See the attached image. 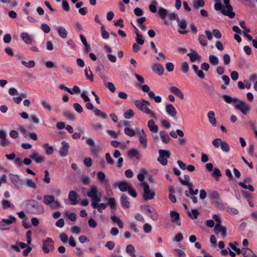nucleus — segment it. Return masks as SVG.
Listing matches in <instances>:
<instances>
[{
    "mask_svg": "<svg viewBox=\"0 0 257 257\" xmlns=\"http://www.w3.org/2000/svg\"><path fill=\"white\" fill-rule=\"evenodd\" d=\"M2 207L3 209H7L8 208H14V206L12 205L11 202L7 200H3L2 202Z\"/></svg>",
    "mask_w": 257,
    "mask_h": 257,
    "instance_id": "nucleus-44",
    "label": "nucleus"
},
{
    "mask_svg": "<svg viewBox=\"0 0 257 257\" xmlns=\"http://www.w3.org/2000/svg\"><path fill=\"white\" fill-rule=\"evenodd\" d=\"M187 55L189 57L192 62H194L196 60L200 61L201 60V56L195 51H193L192 53H188Z\"/></svg>",
    "mask_w": 257,
    "mask_h": 257,
    "instance_id": "nucleus-22",
    "label": "nucleus"
},
{
    "mask_svg": "<svg viewBox=\"0 0 257 257\" xmlns=\"http://www.w3.org/2000/svg\"><path fill=\"white\" fill-rule=\"evenodd\" d=\"M108 202L107 204L110 206L111 209H116V202L114 198H109L107 199Z\"/></svg>",
    "mask_w": 257,
    "mask_h": 257,
    "instance_id": "nucleus-50",
    "label": "nucleus"
},
{
    "mask_svg": "<svg viewBox=\"0 0 257 257\" xmlns=\"http://www.w3.org/2000/svg\"><path fill=\"white\" fill-rule=\"evenodd\" d=\"M242 255L244 257H257V255L249 248H242Z\"/></svg>",
    "mask_w": 257,
    "mask_h": 257,
    "instance_id": "nucleus-26",
    "label": "nucleus"
},
{
    "mask_svg": "<svg viewBox=\"0 0 257 257\" xmlns=\"http://www.w3.org/2000/svg\"><path fill=\"white\" fill-rule=\"evenodd\" d=\"M121 206L124 208H128L130 207V203L128 200V197L125 195H122L120 198Z\"/></svg>",
    "mask_w": 257,
    "mask_h": 257,
    "instance_id": "nucleus-24",
    "label": "nucleus"
},
{
    "mask_svg": "<svg viewBox=\"0 0 257 257\" xmlns=\"http://www.w3.org/2000/svg\"><path fill=\"white\" fill-rule=\"evenodd\" d=\"M60 67L61 70L65 71L68 74H72L73 73V70L71 67L65 66V65L63 64L61 65Z\"/></svg>",
    "mask_w": 257,
    "mask_h": 257,
    "instance_id": "nucleus-58",
    "label": "nucleus"
},
{
    "mask_svg": "<svg viewBox=\"0 0 257 257\" xmlns=\"http://www.w3.org/2000/svg\"><path fill=\"white\" fill-rule=\"evenodd\" d=\"M7 134L6 132L4 130H0V139L2 141L0 143V145L2 147H5L10 145V141L7 139Z\"/></svg>",
    "mask_w": 257,
    "mask_h": 257,
    "instance_id": "nucleus-16",
    "label": "nucleus"
},
{
    "mask_svg": "<svg viewBox=\"0 0 257 257\" xmlns=\"http://www.w3.org/2000/svg\"><path fill=\"white\" fill-rule=\"evenodd\" d=\"M78 194L74 191H70L68 194V199L70 201V204L75 205L78 203L77 199Z\"/></svg>",
    "mask_w": 257,
    "mask_h": 257,
    "instance_id": "nucleus-13",
    "label": "nucleus"
},
{
    "mask_svg": "<svg viewBox=\"0 0 257 257\" xmlns=\"http://www.w3.org/2000/svg\"><path fill=\"white\" fill-rule=\"evenodd\" d=\"M42 249L45 253H48L54 249V241L50 237H47L42 241Z\"/></svg>",
    "mask_w": 257,
    "mask_h": 257,
    "instance_id": "nucleus-4",
    "label": "nucleus"
},
{
    "mask_svg": "<svg viewBox=\"0 0 257 257\" xmlns=\"http://www.w3.org/2000/svg\"><path fill=\"white\" fill-rule=\"evenodd\" d=\"M223 2L225 6L222 10V14L224 16L229 17L231 19L233 18L235 14L232 11L233 8L229 4L230 0H223Z\"/></svg>",
    "mask_w": 257,
    "mask_h": 257,
    "instance_id": "nucleus-6",
    "label": "nucleus"
},
{
    "mask_svg": "<svg viewBox=\"0 0 257 257\" xmlns=\"http://www.w3.org/2000/svg\"><path fill=\"white\" fill-rule=\"evenodd\" d=\"M29 205L33 208V213L35 214H42L44 212L42 205L35 200L29 201Z\"/></svg>",
    "mask_w": 257,
    "mask_h": 257,
    "instance_id": "nucleus-8",
    "label": "nucleus"
},
{
    "mask_svg": "<svg viewBox=\"0 0 257 257\" xmlns=\"http://www.w3.org/2000/svg\"><path fill=\"white\" fill-rule=\"evenodd\" d=\"M148 213H149L150 214H148V215L153 220L156 221L158 219L159 215L157 210L153 207H151V209H150Z\"/></svg>",
    "mask_w": 257,
    "mask_h": 257,
    "instance_id": "nucleus-27",
    "label": "nucleus"
},
{
    "mask_svg": "<svg viewBox=\"0 0 257 257\" xmlns=\"http://www.w3.org/2000/svg\"><path fill=\"white\" fill-rule=\"evenodd\" d=\"M226 211L229 214L232 215H236L238 213V211L237 209L233 207H227Z\"/></svg>",
    "mask_w": 257,
    "mask_h": 257,
    "instance_id": "nucleus-63",
    "label": "nucleus"
},
{
    "mask_svg": "<svg viewBox=\"0 0 257 257\" xmlns=\"http://www.w3.org/2000/svg\"><path fill=\"white\" fill-rule=\"evenodd\" d=\"M160 136L162 142L165 144H168L170 141V138L167 133L164 131H160Z\"/></svg>",
    "mask_w": 257,
    "mask_h": 257,
    "instance_id": "nucleus-29",
    "label": "nucleus"
},
{
    "mask_svg": "<svg viewBox=\"0 0 257 257\" xmlns=\"http://www.w3.org/2000/svg\"><path fill=\"white\" fill-rule=\"evenodd\" d=\"M43 148L46 151L47 155H51L53 153V148L52 146H50L48 144H45L43 146Z\"/></svg>",
    "mask_w": 257,
    "mask_h": 257,
    "instance_id": "nucleus-48",
    "label": "nucleus"
},
{
    "mask_svg": "<svg viewBox=\"0 0 257 257\" xmlns=\"http://www.w3.org/2000/svg\"><path fill=\"white\" fill-rule=\"evenodd\" d=\"M214 232L216 234L221 232L223 237L226 236V228L224 226H222L221 224H216L214 227Z\"/></svg>",
    "mask_w": 257,
    "mask_h": 257,
    "instance_id": "nucleus-19",
    "label": "nucleus"
},
{
    "mask_svg": "<svg viewBox=\"0 0 257 257\" xmlns=\"http://www.w3.org/2000/svg\"><path fill=\"white\" fill-rule=\"evenodd\" d=\"M153 70L159 75H162L164 71V68L162 65L156 63L154 65Z\"/></svg>",
    "mask_w": 257,
    "mask_h": 257,
    "instance_id": "nucleus-23",
    "label": "nucleus"
},
{
    "mask_svg": "<svg viewBox=\"0 0 257 257\" xmlns=\"http://www.w3.org/2000/svg\"><path fill=\"white\" fill-rule=\"evenodd\" d=\"M209 122L214 126L217 124L216 119L215 117V113L213 111H209L207 113Z\"/></svg>",
    "mask_w": 257,
    "mask_h": 257,
    "instance_id": "nucleus-25",
    "label": "nucleus"
},
{
    "mask_svg": "<svg viewBox=\"0 0 257 257\" xmlns=\"http://www.w3.org/2000/svg\"><path fill=\"white\" fill-rule=\"evenodd\" d=\"M158 3L156 1H153L152 4L149 6V9L150 11L153 13L157 12V6Z\"/></svg>",
    "mask_w": 257,
    "mask_h": 257,
    "instance_id": "nucleus-56",
    "label": "nucleus"
},
{
    "mask_svg": "<svg viewBox=\"0 0 257 257\" xmlns=\"http://www.w3.org/2000/svg\"><path fill=\"white\" fill-rule=\"evenodd\" d=\"M170 216L172 222L176 223L178 226L181 225V222L179 221L180 214L179 213L175 211H170Z\"/></svg>",
    "mask_w": 257,
    "mask_h": 257,
    "instance_id": "nucleus-18",
    "label": "nucleus"
},
{
    "mask_svg": "<svg viewBox=\"0 0 257 257\" xmlns=\"http://www.w3.org/2000/svg\"><path fill=\"white\" fill-rule=\"evenodd\" d=\"M10 219H3L2 220L3 222L7 224V225H9L12 223H15L16 222V218L13 216L12 215H9V216Z\"/></svg>",
    "mask_w": 257,
    "mask_h": 257,
    "instance_id": "nucleus-39",
    "label": "nucleus"
},
{
    "mask_svg": "<svg viewBox=\"0 0 257 257\" xmlns=\"http://www.w3.org/2000/svg\"><path fill=\"white\" fill-rule=\"evenodd\" d=\"M135 115V113L132 109L126 110L123 114V116L125 119H130Z\"/></svg>",
    "mask_w": 257,
    "mask_h": 257,
    "instance_id": "nucleus-51",
    "label": "nucleus"
},
{
    "mask_svg": "<svg viewBox=\"0 0 257 257\" xmlns=\"http://www.w3.org/2000/svg\"><path fill=\"white\" fill-rule=\"evenodd\" d=\"M126 252L131 256V257H136V250L134 246L132 244L127 245L125 249Z\"/></svg>",
    "mask_w": 257,
    "mask_h": 257,
    "instance_id": "nucleus-33",
    "label": "nucleus"
},
{
    "mask_svg": "<svg viewBox=\"0 0 257 257\" xmlns=\"http://www.w3.org/2000/svg\"><path fill=\"white\" fill-rule=\"evenodd\" d=\"M97 178L101 182V183L107 184L108 183V180L105 178V174L101 171L97 173Z\"/></svg>",
    "mask_w": 257,
    "mask_h": 257,
    "instance_id": "nucleus-38",
    "label": "nucleus"
},
{
    "mask_svg": "<svg viewBox=\"0 0 257 257\" xmlns=\"http://www.w3.org/2000/svg\"><path fill=\"white\" fill-rule=\"evenodd\" d=\"M62 146L59 151V154L61 157H65L68 154L69 145L65 141L61 142Z\"/></svg>",
    "mask_w": 257,
    "mask_h": 257,
    "instance_id": "nucleus-12",
    "label": "nucleus"
},
{
    "mask_svg": "<svg viewBox=\"0 0 257 257\" xmlns=\"http://www.w3.org/2000/svg\"><path fill=\"white\" fill-rule=\"evenodd\" d=\"M84 72L87 79L89 80L91 82H93V75L90 69V67L86 68L84 70Z\"/></svg>",
    "mask_w": 257,
    "mask_h": 257,
    "instance_id": "nucleus-37",
    "label": "nucleus"
},
{
    "mask_svg": "<svg viewBox=\"0 0 257 257\" xmlns=\"http://www.w3.org/2000/svg\"><path fill=\"white\" fill-rule=\"evenodd\" d=\"M93 112L97 116H100L103 119L107 118L106 114L97 108L94 109Z\"/></svg>",
    "mask_w": 257,
    "mask_h": 257,
    "instance_id": "nucleus-43",
    "label": "nucleus"
},
{
    "mask_svg": "<svg viewBox=\"0 0 257 257\" xmlns=\"http://www.w3.org/2000/svg\"><path fill=\"white\" fill-rule=\"evenodd\" d=\"M21 37L23 41L26 44H31L32 43L33 39L31 36L26 32H23L21 34Z\"/></svg>",
    "mask_w": 257,
    "mask_h": 257,
    "instance_id": "nucleus-21",
    "label": "nucleus"
},
{
    "mask_svg": "<svg viewBox=\"0 0 257 257\" xmlns=\"http://www.w3.org/2000/svg\"><path fill=\"white\" fill-rule=\"evenodd\" d=\"M192 68L195 73L201 79L205 78V74L202 70H199L198 67L196 65H193Z\"/></svg>",
    "mask_w": 257,
    "mask_h": 257,
    "instance_id": "nucleus-31",
    "label": "nucleus"
},
{
    "mask_svg": "<svg viewBox=\"0 0 257 257\" xmlns=\"http://www.w3.org/2000/svg\"><path fill=\"white\" fill-rule=\"evenodd\" d=\"M198 40L199 41L200 44L202 46L204 47V46H206L207 45V41L206 37L204 35H199V38H198Z\"/></svg>",
    "mask_w": 257,
    "mask_h": 257,
    "instance_id": "nucleus-54",
    "label": "nucleus"
},
{
    "mask_svg": "<svg viewBox=\"0 0 257 257\" xmlns=\"http://www.w3.org/2000/svg\"><path fill=\"white\" fill-rule=\"evenodd\" d=\"M136 41L137 42V44L141 45H143L144 43V40L143 38V36L139 34L138 32H137L136 33Z\"/></svg>",
    "mask_w": 257,
    "mask_h": 257,
    "instance_id": "nucleus-55",
    "label": "nucleus"
},
{
    "mask_svg": "<svg viewBox=\"0 0 257 257\" xmlns=\"http://www.w3.org/2000/svg\"><path fill=\"white\" fill-rule=\"evenodd\" d=\"M189 64L187 62H185L182 63L181 65V70L183 73H186L187 72H188L189 71Z\"/></svg>",
    "mask_w": 257,
    "mask_h": 257,
    "instance_id": "nucleus-61",
    "label": "nucleus"
},
{
    "mask_svg": "<svg viewBox=\"0 0 257 257\" xmlns=\"http://www.w3.org/2000/svg\"><path fill=\"white\" fill-rule=\"evenodd\" d=\"M81 181L82 183L84 185H88L90 182L89 177L88 176H84V175H83L81 176Z\"/></svg>",
    "mask_w": 257,
    "mask_h": 257,
    "instance_id": "nucleus-60",
    "label": "nucleus"
},
{
    "mask_svg": "<svg viewBox=\"0 0 257 257\" xmlns=\"http://www.w3.org/2000/svg\"><path fill=\"white\" fill-rule=\"evenodd\" d=\"M73 107L74 109L78 113H82L83 111L82 107L78 103H74Z\"/></svg>",
    "mask_w": 257,
    "mask_h": 257,
    "instance_id": "nucleus-64",
    "label": "nucleus"
},
{
    "mask_svg": "<svg viewBox=\"0 0 257 257\" xmlns=\"http://www.w3.org/2000/svg\"><path fill=\"white\" fill-rule=\"evenodd\" d=\"M149 97L152 99L153 98L154 101L157 103H160L162 102V98L160 96H155V93L153 91H151L148 93Z\"/></svg>",
    "mask_w": 257,
    "mask_h": 257,
    "instance_id": "nucleus-41",
    "label": "nucleus"
},
{
    "mask_svg": "<svg viewBox=\"0 0 257 257\" xmlns=\"http://www.w3.org/2000/svg\"><path fill=\"white\" fill-rule=\"evenodd\" d=\"M57 32L59 36L63 39L67 37L68 33L66 29L62 26H59L57 28Z\"/></svg>",
    "mask_w": 257,
    "mask_h": 257,
    "instance_id": "nucleus-32",
    "label": "nucleus"
},
{
    "mask_svg": "<svg viewBox=\"0 0 257 257\" xmlns=\"http://www.w3.org/2000/svg\"><path fill=\"white\" fill-rule=\"evenodd\" d=\"M63 115L69 120H74L75 117L74 114L72 112L66 110L63 112Z\"/></svg>",
    "mask_w": 257,
    "mask_h": 257,
    "instance_id": "nucleus-57",
    "label": "nucleus"
},
{
    "mask_svg": "<svg viewBox=\"0 0 257 257\" xmlns=\"http://www.w3.org/2000/svg\"><path fill=\"white\" fill-rule=\"evenodd\" d=\"M165 109L167 113L171 117H175L177 114V111L172 104H168L166 105Z\"/></svg>",
    "mask_w": 257,
    "mask_h": 257,
    "instance_id": "nucleus-14",
    "label": "nucleus"
},
{
    "mask_svg": "<svg viewBox=\"0 0 257 257\" xmlns=\"http://www.w3.org/2000/svg\"><path fill=\"white\" fill-rule=\"evenodd\" d=\"M41 103L43 107L45 109L49 111H51L52 110L51 106L49 103H48L45 100H41Z\"/></svg>",
    "mask_w": 257,
    "mask_h": 257,
    "instance_id": "nucleus-62",
    "label": "nucleus"
},
{
    "mask_svg": "<svg viewBox=\"0 0 257 257\" xmlns=\"http://www.w3.org/2000/svg\"><path fill=\"white\" fill-rule=\"evenodd\" d=\"M235 107L240 110L243 114L245 115L250 110L249 105L247 104L243 101L239 100L236 102Z\"/></svg>",
    "mask_w": 257,
    "mask_h": 257,
    "instance_id": "nucleus-10",
    "label": "nucleus"
},
{
    "mask_svg": "<svg viewBox=\"0 0 257 257\" xmlns=\"http://www.w3.org/2000/svg\"><path fill=\"white\" fill-rule=\"evenodd\" d=\"M142 186L144 189L143 198L146 200H151L155 197V193L150 190L149 185L147 182H143Z\"/></svg>",
    "mask_w": 257,
    "mask_h": 257,
    "instance_id": "nucleus-7",
    "label": "nucleus"
},
{
    "mask_svg": "<svg viewBox=\"0 0 257 257\" xmlns=\"http://www.w3.org/2000/svg\"><path fill=\"white\" fill-rule=\"evenodd\" d=\"M136 134L140 136L139 142L140 144L143 145L144 148H146L148 145V139L144 129L140 131L139 128H137Z\"/></svg>",
    "mask_w": 257,
    "mask_h": 257,
    "instance_id": "nucleus-9",
    "label": "nucleus"
},
{
    "mask_svg": "<svg viewBox=\"0 0 257 257\" xmlns=\"http://www.w3.org/2000/svg\"><path fill=\"white\" fill-rule=\"evenodd\" d=\"M26 185L27 187L32 188L34 189H36L37 187L36 184L34 182L32 179H28L26 180Z\"/></svg>",
    "mask_w": 257,
    "mask_h": 257,
    "instance_id": "nucleus-59",
    "label": "nucleus"
},
{
    "mask_svg": "<svg viewBox=\"0 0 257 257\" xmlns=\"http://www.w3.org/2000/svg\"><path fill=\"white\" fill-rule=\"evenodd\" d=\"M124 133L126 135L131 137H134L136 134V131L135 132L134 130L129 127L124 128Z\"/></svg>",
    "mask_w": 257,
    "mask_h": 257,
    "instance_id": "nucleus-42",
    "label": "nucleus"
},
{
    "mask_svg": "<svg viewBox=\"0 0 257 257\" xmlns=\"http://www.w3.org/2000/svg\"><path fill=\"white\" fill-rule=\"evenodd\" d=\"M209 60L210 63L213 65H217L219 63L218 58L214 55H210Z\"/></svg>",
    "mask_w": 257,
    "mask_h": 257,
    "instance_id": "nucleus-46",
    "label": "nucleus"
},
{
    "mask_svg": "<svg viewBox=\"0 0 257 257\" xmlns=\"http://www.w3.org/2000/svg\"><path fill=\"white\" fill-rule=\"evenodd\" d=\"M101 36L104 39H107L109 38V33L105 31V27L103 25H102L100 28Z\"/></svg>",
    "mask_w": 257,
    "mask_h": 257,
    "instance_id": "nucleus-45",
    "label": "nucleus"
},
{
    "mask_svg": "<svg viewBox=\"0 0 257 257\" xmlns=\"http://www.w3.org/2000/svg\"><path fill=\"white\" fill-rule=\"evenodd\" d=\"M98 194V189L95 186H91L87 192V195L91 199Z\"/></svg>",
    "mask_w": 257,
    "mask_h": 257,
    "instance_id": "nucleus-28",
    "label": "nucleus"
},
{
    "mask_svg": "<svg viewBox=\"0 0 257 257\" xmlns=\"http://www.w3.org/2000/svg\"><path fill=\"white\" fill-rule=\"evenodd\" d=\"M192 214L190 212H188V215L192 219H196L198 217V216L199 215V212L195 209H192L191 210Z\"/></svg>",
    "mask_w": 257,
    "mask_h": 257,
    "instance_id": "nucleus-53",
    "label": "nucleus"
},
{
    "mask_svg": "<svg viewBox=\"0 0 257 257\" xmlns=\"http://www.w3.org/2000/svg\"><path fill=\"white\" fill-rule=\"evenodd\" d=\"M10 180L17 188H20L23 185V181L17 175H12L10 176Z\"/></svg>",
    "mask_w": 257,
    "mask_h": 257,
    "instance_id": "nucleus-11",
    "label": "nucleus"
},
{
    "mask_svg": "<svg viewBox=\"0 0 257 257\" xmlns=\"http://www.w3.org/2000/svg\"><path fill=\"white\" fill-rule=\"evenodd\" d=\"M209 196L213 200H218L220 198L219 193L215 190H212L209 193Z\"/></svg>",
    "mask_w": 257,
    "mask_h": 257,
    "instance_id": "nucleus-52",
    "label": "nucleus"
},
{
    "mask_svg": "<svg viewBox=\"0 0 257 257\" xmlns=\"http://www.w3.org/2000/svg\"><path fill=\"white\" fill-rule=\"evenodd\" d=\"M91 205L93 208L97 209V211L100 213H101L102 212V210H104L107 206L106 204L102 203H101L97 205H95V203H91Z\"/></svg>",
    "mask_w": 257,
    "mask_h": 257,
    "instance_id": "nucleus-34",
    "label": "nucleus"
},
{
    "mask_svg": "<svg viewBox=\"0 0 257 257\" xmlns=\"http://www.w3.org/2000/svg\"><path fill=\"white\" fill-rule=\"evenodd\" d=\"M213 146L218 148L220 147L221 150L225 153H228L230 150V147L229 144L225 141L222 140L221 138H216L212 141Z\"/></svg>",
    "mask_w": 257,
    "mask_h": 257,
    "instance_id": "nucleus-2",
    "label": "nucleus"
},
{
    "mask_svg": "<svg viewBox=\"0 0 257 257\" xmlns=\"http://www.w3.org/2000/svg\"><path fill=\"white\" fill-rule=\"evenodd\" d=\"M117 184L119 189L122 192H125L131 186L129 184L124 181H121Z\"/></svg>",
    "mask_w": 257,
    "mask_h": 257,
    "instance_id": "nucleus-35",
    "label": "nucleus"
},
{
    "mask_svg": "<svg viewBox=\"0 0 257 257\" xmlns=\"http://www.w3.org/2000/svg\"><path fill=\"white\" fill-rule=\"evenodd\" d=\"M177 23L178 26L182 29L184 30L183 31L179 30L178 32L181 34H186L188 33L187 30H185L187 28V22L185 20H180L179 19L177 20Z\"/></svg>",
    "mask_w": 257,
    "mask_h": 257,
    "instance_id": "nucleus-17",
    "label": "nucleus"
},
{
    "mask_svg": "<svg viewBox=\"0 0 257 257\" xmlns=\"http://www.w3.org/2000/svg\"><path fill=\"white\" fill-rule=\"evenodd\" d=\"M212 176L215 178L216 181H218V179L221 176V174L219 169L218 168H215L213 170Z\"/></svg>",
    "mask_w": 257,
    "mask_h": 257,
    "instance_id": "nucleus-49",
    "label": "nucleus"
},
{
    "mask_svg": "<svg viewBox=\"0 0 257 257\" xmlns=\"http://www.w3.org/2000/svg\"><path fill=\"white\" fill-rule=\"evenodd\" d=\"M135 105L143 112L150 115V116L153 118L156 117L155 113L148 106H147L145 104H144V103L141 100H136L135 101Z\"/></svg>",
    "mask_w": 257,
    "mask_h": 257,
    "instance_id": "nucleus-3",
    "label": "nucleus"
},
{
    "mask_svg": "<svg viewBox=\"0 0 257 257\" xmlns=\"http://www.w3.org/2000/svg\"><path fill=\"white\" fill-rule=\"evenodd\" d=\"M127 155L131 158H136L139 160L140 159V154L139 151L135 149H131L127 152Z\"/></svg>",
    "mask_w": 257,
    "mask_h": 257,
    "instance_id": "nucleus-30",
    "label": "nucleus"
},
{
    "mask_svg": "<svg viewBox=\"0 0 257 257\" xmlns=\"http://www.w3.org/2000/svg\"><path fill=\"white\" fill-rule=\"evenodd\" d=\"M159 157L158 158V161L163 166H166L168 163V159L171 156L170 151L166 150H159Z\"/></svg>",
    "mask_w": 257,
    "mask_h": 257,
    "instance_id": "nucleus-5",
    "label": "nucleus"
},
{
    "mask_svg": "<svg viewBox=\"0 0 257 257\" xmlns=\"http://www.w3.org/2000/svg\"><path fill=\"white\" fill-rule=\"evenodd\" d=\"M44 203L49 206L52 209H58L61 204L58 200H55L54 196L52 195H45L43 196Z\"/></svg>",
    "mask_w": 257,
    "mask_h": 257,
    "instance_id": "nucleus-1",
    "label": "nucleus"
},
{
    "mask_svg": "<svg viewBox=\"0 0 257 257\" xmlns=\"http://www.w3.org/2000/svg\"><path fill=\"white\" fill-rule=\"evenodd\" d=\"M148 127L151 132L157 133L159 131L158 125L155 124L154 120L152 119L148 121Z\"/></svg>",
    "mask_w": 257,
    "mask_h": 257,
    "instance_id": "nucleus-20",
    "label": "nucleus"
},
{
    "mask_svg": "<svg viewBox=\"0 0 257 257\" xmlns=\"http://www.w3.org/2000/svg\"><path fill=\"white\" fill-rule=\"evenodd\" d=\"M158 13L161 19H164L168 14V11L164 8H160L159 9Z\"/></svg>",
    "mask_w": 257,
    "mask_h": 257,
    "instance_id": "nucleus-47",
    "label": "nucleus"
},
{
    "mask_svg": "<svg viewBox=\"0 0 257 257\" xmlns=\"http://www.w3.org/2000/svg\"><path fill=\"white\" fill-rule=\"evenodd\" d=\"M204 6V0H196L193 2V7L195 10H198L200 7H203Z\"/></svg>",
    "mask_w": 257,
    "mask_h": 257,
    "instance_id": "nucleus-36",
    "label": "nucleus"
},
{
    "mask_svg": "<svg viewBox=\"0 0 257 257\" xmlns=\"http://www.w3.org/2000/svg\"><path fill=\"white\" fill-rule=\"evenodd\" d=\"M223 98L225 102L228 103H231V102H237L238 101V99L237 98H232L231 96L228 95H223Z\"/></svg>",
    "mask_w": 257,
    "mask_h": 257,
    "instance_id": "nucleus-40",
    "label": "nucleus"
},
{
    "mask_svg": "<svg viewBox=\"0 0 257 257\" xmlns=\"http://www.w3.org/2000/svg\"><path fill=\"white\" fill-rule=\"evenodd\" d=\"M31 159L34 160L37 163L40 164L45 161V157L39 155L36 151H34L33 153L30 155Z\"/></svg>",
    "mask_w": 257,
    "mask_h": 257,
    "instance_id": "nucleus-15",
    "label": "nucleus"
}]
</instances>
